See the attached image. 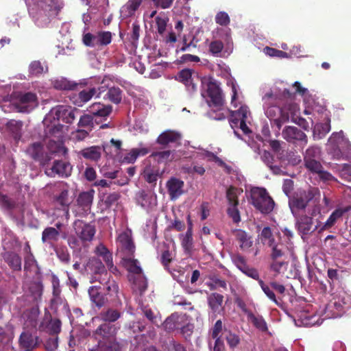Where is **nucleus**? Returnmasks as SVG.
Listing matches in <instances>:
<instances>
[{
    "label": "nucleus",
    "instance_id": "f257e3e1",
    "mask_svg": "<svg viewBox=\"0 0 351 351\" xmlns=\"http://www.w3.org/2000/svg\"><path fill=\"white\" fill-rule=\"evenodd\" d=\"M76 110L68 106H58L52 108L45 116L43 124L45 133L48 135L47 149L61 156H65L67 149L63 144V139L68 130V127L62 125L60 121L66 123H72L75 119Z\"/></svg>",
    "mask_w": 351,
    "mask_h": 351
},
{
    "label": "nucleus",
    "instance_id": "f03ea898",
    "mask_svg": "<svg viewBox=\"0 0 351 351\" xmlns=\"http://www.w3.org/2000/svg\"><path fill=\"white\" fill-rule=\"evenodd\" d=\"M34 23L40 28L47 27L64 6L63 0H24Z\"/></svg>",
    "mask_w": 351,
    "mask_h": 351
},
{
    "label": "nucleus",
    "instance_id": "7ed1b4c3",
    "mask_svg": "<svg viewBox=\"0 0 351 351\" xmlns=\"http://www.w3.org/2000/svg\"><path fill=\"white\" fill-rule=\"evenodd\" d=\"M291 95L289 90L285 89L280 93L274 88L267 91L262 97L263 109L265 115L272 121L271 124L276 127L279 132L282 124L289 120V115L286 112L287 108H280L278 105L283 98L290 97Z\"/></svg>",
    "mask_w": 351,
    "mask_h": 351
},
{
    "label": "nucleus",
    "instance_id": "20e7f679",
    "mask_svg": "<svg viewBox=\"0 0 351 351\" xmlns=\"http://www.w3.org/2000/svg\"><path fill=\"white\" fill-rule=\"evenodd\" d=\"M202 84V96L212 108L209 112L210 117L218 121L225 119L226 110L223 108V98L218 84L212 80H205Z\"/></svg>",
    "mask_w": 351,
    "mask_h": 351
},
{
    "label": "nucleus",
    "instance_id": "39448f33",
    "mask_svg": "<svg viewBox=\"0 0 351 351\" xmlns=\"http://www.w3.org/2000/svg\"><path fill=\"white\" fill-rule=\"evenodd\" d=\"M344 296L334 298L327 306L319 313L301 315L302 323L307 326L320 325L325 319H333L341 317L343 313L344 305L347 303Z\"/></svg>",
    "mask_w": 351,
    "mask_h": 351
},
{
    "label": "nucleus",
    "instance_id": "423d86ee",
    "mask_svg": "<svg viewBox=\"0 0 351 351\" xmlns=\"http://www.w3.org/2000/svg\"><path fill=\"white\" fill-rule=\"evenodd\" d=\"M319 199V190L317 188H309L306 191H301L296 197L291 200L290 208L292 213H294L295 209H304L308 203H311L313 206L311 215L313 217L320 213Z\"/></svg>",
    "mask_w": 351,
    "mask_h": 351
},
{
    "label": "nucleus",
    "instance_id": "0eeeda50",
    "mask_svg": "<svg viewBox=\"0 0 351 351\" xmlns=\"http://www.w3.org/2000/svg\"><path fill=\"white\" fill-rule=\"evenodd\" d=\"M86 269L92 274L90 280L91 283L98 281L101 284H105V289L108 293H116L117 291V285L114 281H110V276L106 270L105 266L99 259L97 258H90L86 265Z\"/></svg>",
    "mask_w": 351,
    "mask_h": 351
},
{
    "label": "nucleus",
    "instance_id": "6e6552de",
    "mask_svg": "<svg viewBox=\"0 0 351 351\" xmlns=\"http://www.w3.org/2000/svg\"><path fill=\"white\" fill-rule=\"evenodd\" d=\"M293 247L291 243H288L285 247H274L270 254L271 263L270 270L275 276L285 274L288 269L289 258L292 255Z\"/></svg>",
    "mask_w": 351,
    "mask_h": 351
},
{
    "label": "nucleus",
    "instance_id": "1a4fd4ad",
    "mask_svg": "<svg viewBox=\"0 0 351 351\" xmlns=\"http://www.w3.org/2000/svg\"><path fill=\"white\" fill-rule=\"evenodd\" d=\"M250 202L261 213H271L275 206L272 198L263 188L254 187L250 190Z\"/></svg>",
    "mask_w": 351,
    "mask_h": 351
},
{
    "label": "nucleus",
    "instance_id": "9d476101",
    "mask_svg": "<svg viewBox=\"0 0 351 351\" xmlns=\"http://www.w3.org/2000/svg\"><path fill=\"white\" fill-rule=\"evenodd\" d=\"M251 114L248 107L241 105L239 110L232 112L230 124L235 135L239 136L237 129H240L245 134L251 132L247 124L250 123Z\"/></svg>",
    "mask_w": 351,
    "mask_h": 351
},
{
    "label": "nucleus",
    "instance_id": "9b49d317",
    "mask_svg": "<svg viewBox=\"0 0 351 351\" xmlns=\"http://www.w3.org/2000/svg\"><path fill=\"white\" fill-rule=\"evenodd\" d=\"M348 145V140L344 137L343 132H333L328 138L326 145L327 151L335 159L343 158L341 148Z\"/></svg>",
    "mask_w": 351,
    "mask_h": 351
},
{
    "label": "nucleus",
    "instance_id": "f8f14e48",
    "mask_svg": "<svg viewBox=\"0 0 351 351\" xmlns=\"http://www.w3.org/2000/svg\"><path fill=\"white\" fill-rule=\"evenodd\" d=\"M163 327L168 332L177 329L184 332L185 328L191 331L193 328V325L189 323L188 317L185 314L178 313H173L167 317L163 323Z\"/></svg>",
    "mask_w": 351,
    "mask_h": 351
},
{
    "label": "nucleus",
    "instance_id": "ddd939ff",
    "mask_svg": "<svg viewBox=\"0 0 351 351\" xmlns=\"http://www.w3.org/2000/svg\"><path fill=\"white\" fill-rule=\"evenodd\" d=\"M117 256L121 258L134 255L135 247L130 231L127 230L119 234L117 239Z\"/></svg>",
    "mask_w": 351,
    "mask_h": 351
},
{
    "label": "nucleus",
    "instance_id": "4468645a",
    "mask_svg": "<svg viewBox=\"0 0 351 351\" xmlns=\"http://www.w3.org/2000/svg\"><path fill=\"white\" fill-rule=\"evenodd\" d=\"M16 110L21 112H29L38 104L36 94L32 93H21L13 101Z\"/></svg>",
    "mask_w": 351,
    "mask_h": 351
},
{
    "label": "nucleus",
    "instance_id": "2eb2a0df",
    "mask_svg": "<svg viewBox=\"0 0 351 351\" xmlns=\"http://www.w3.org/2000/svg\"><path fill=\"white\" fill-rule=\"evenodd\" d=\"M53 200L56 204L64 207L66 214L69 215L68 206L71 202L69 197V186L63 182L56 183L54 185Z\"/></svg>",
    "mask_w": 351,
    "mask_h": 351
},
{
    "label": "nucleus",
    "instance_id": "dca6fc26",
    "mask_svg": "<svg viewBox=\"0 0 351 351\" xmlns=\"http://www.w3.org/2000/svg\"><path fill=\"white\" fill-rule=\"evenodd\" d=\"M136 201L138 205L148 212L157 206V196L152 191H139L136 195Z\"/></svg>",
    "mask_w": 351,
    "mask_h": 351
},
{
    "label": "nucleus",
    "instance_id": "f3484780",
    "mask_svg": "<svg viewBox=\"0 0 351 351\" xmlns=\"http://www.w3.org/2000/svg\"><path fill=\"white\" fill-rule=\"evenodd\" d=\"M73 228L76 234L83 241H90L95 236V228L90 223L76 220L73 223Z\"/></svg>",
    "mask_w": 351,
    "mask_h": 351
},
{
    "label": "nucleus",
    "instance_id": "a211bd4d",
    "mask_svg": "<svg viewBox=\"0 0 351 351\" xmlns=\"http://www.w3.org/2000/svg\"><path fill=\"white\" fill-rule=\"evenodd\" d=\"M94 196V191L81 193L77 199V208L75 210L76 215L84 216L90 210Z\"/></svg>",
    "mask_w": 351,
    "mask_h": 351
},
{
    "label": "nucleus",
    "instance_id": "6ab92c4d",
    "mask_svg": "<svg viewBox=\"0 0 351 351\" xmlns=\"http://www.w3.org/2000/svg\"><path fill=\"white\" fill-rule=\"evenodd\" d=\"M237 190L234 188H230L227 191V198L229 202L228 214L234 222L238 223L241 220L239 212L237 209L238 200L237 197Z\"/></svg>",
    "mask_w": 351,
    "mask_h": 351
},
{
    "label": "nucleus",
    "instance_id": "aec40b11",
    "mask_svg": "<svg viewBox=\"0 0 351 351\" xmlns=\"http://www.w3.org/2000/svg\"><path fill=\"white\" fill-rule=\"evenodd\" d=\"M282 135L289 142L295 143L300 141L304 145L308 143L306 135L302 131L293 126L286 127L282 130Z\"/></svg>",
    "mask_w": 351,
    "mask_h": 351
},
{
    "label": "nucleus",
    "instance_id": "412c9836",
    "mask_svg": "<svg viewBox=\"0 0 351 351\" xmlns=\"http://www.w3.org/2000/svg\"><path fill=\"white\" fill-rule=\"evenodd\" d=\"M72 167L70 163L64 161H56L51 168L46 169L45 173L48 176L58 175L62 177L70 176Z\"/></svg>",
    "mask_w": 351,
    "mask_h": 351
},
{
    "label": "nucleus",
    "instance_id": "4be33fe9",
    "mask_svg": "<svg viewBox=\"0 0 351 351\" xmlns=\"http://www.w3.org/2000/svg\"><path fill=\"white\" fill-rule=\"evenodd\" d=\"M321 159H312L304 161L305 167L313 173L317 174L324 180H330L333 178L332 175L323 170L320 162Z\"/></svg>",
    "mask_w": 351,
    "mask_h": 351
},
{
    "label": "nucleus",
    "instance_id": "5701e85b",
    "mask_svg": "<svg viewBox=\"0 0 351 351\" xmlns=\"http://www.w3.org/2000/svg\"><path fill=\"white\" fill-rule=\"evenodd\" d=\"M149 152V149L143 143H140L138 147L130 149L121 159L123 163L130 164L134 162L138 157L144 156Z\"/></svg>",
    "mask_w": 351,
    "mask_h": 351
},
{
    "label": "nucleus",
    "instance_id": "b1692460",
    "mask_svg": "<svg viewBox=\"0 0 351 351\" xmlns=\"http://www.w3.org/2000/svg\"><path fill=\"white\" fill-rule=\"evenodd\" d=\"M178 80L185 85L187 90L190 93L197 90V84L195 82L194 77H193L192 70H182L178 75Z\"/></svg>",
    "mask_w": 351,
    "mask_h": 351
},
{
    "label": "nucleus",
    "instance_id": "393cba45",
    "mask_svg": "<svg viewBox=\"0 0 351 351\" xmlns=\"http://www.w3.org/2000/svg\"><path fill=\"white\" fill-rule=\"evenodd\" d=\"M226 84L231 90V104L233 107L237 108L239 105H241L242 101V95L239 87L236 80L231 76L228 77Z\"/></svg>",
    "mask_w": 351,
    "mask_h": 351
},
{
    "label": "nucleus",
    "instance_id": "a878e982",
    "mask_svg": "<svg viewBox=\"0 0 351 351\" xmlns=\"http://www.w3.org/2000/svg\"><path fill=\"white\" fill-rule=\"evenodd\" d=\"M283 108H287L286 112L289 114V119H291L293 123L299 125L305 130L308 128V126L306 120L299 116L300 108L298 104H290L285 106Z\"/></svg>",
    "mask_w": 351,
    "mask_h": 351
},
{
    "label": "nucleus",
    "instance_id": "bb28decb",
    "mask_svg": "<svg viewBox=\"0 0 351 351\" xmlns=\"http://www.w3.org/2000/svg\"><path fill=\"white\" fill-rule=\"evenodd\" d=\"M330 131V119L328 114H324L323 123H317L313 128L314 140L323 138Z\"/></svg>",
    "mask_w": 351,
    "mask_h": 351
},
{
    "label": "nucleus",
    "instance_id": "cd10ccee",
    "mask_svg": "<svg viewBox=\"0 0 351 351\" xmlns=\"http://www.w3.org/2000/svg\"><path fill=\"white\" fill-rule=\"evenodd\" d=\"M95 253L103 258L107 267L112 273L115 274L117 271L116 267L113 265L112 254L105 245L102 243L98 245L95 248Z\"/></svg>",
    "mask_w": 351,
    "mask_h": 351
},
{
    "label": "nucleus",
    "instance_id": "c85d7f7f",
    "mask_svg": "<svg viewBox=\"0 0 351 351\" xmlns=\"http://www.w3.org/2000/svg\"><path fill=\"white\" fill-rule=\"evenodd\" d=\"M20 346L27 351L34 349L38 345V337L25 331L21 333L19 339Z\"/></svg>",
    "mask_w": 351,
    "mask_h": 351
},
{
    "label": "nucleus",
    "instance_id": "c756f323",
    "mask_svg": "<svg viewBox=\"0 0 351 351\" xmlns=\"http://www.w3.org/2000/svg\"><path fill=\"white\" fill-rule=\"evenodd\" d=\"M167 187L171 199H175L183 193L184 182L173 178L167 182Z\"/></svg>",
    "mask_w": 351,
    "mask_h": 351
},
{
    "label": "nucleus",
    "instance_id": "7c9ffc66",
    "mask_svg": "<svg viewBox=\"0 0 351 351\" xmlns=\"http://www.w3.org/2000/svg\"><path fill=\"white\" fill-rule=\"evenodd\" d=\"M141 3L142 0H128L120 9L121 17L124 19L134 16Z\"/></svg>",
    "mask_w": 351,
    "mask_h": 351
},
{
    "label": "nucleus",
    "instance_id": "2f4dec72",
    "mask_svg": "<svg viewBox=\"0 0 351 351\" xmlns=\"http://www.w3.org/2000/svg\"><path fill=\"white\" fill-rule=\"evenodd\" d=\"M234 236L239 244L240 248L246 251L249 250L253 245V240L246 232L242 230H235L233 232Z\"/></svg>",
    "mask_w": 351,
    "mask_h": 351
},
{
    "label": "nucleus",
    "instance_id": "473e14b6",
    "mask_svg": "<svg viewBox=\"0 0 351 351\" xmlns=\"http://www.w3.org/2000/svg\"><path fill=\"white\" fill-rule=\"evenodd\" d=\"M96 93L97 89L95 87H92L89 90H83L77 95H73L71 97V100L75 105L82 106L85 103L90 101Z\"/></svg>",
    "mask_w": 351,
    "mask_h": 351
},
{
    "label": "nucleus",
    "instance_id": "72a5a7b5",
    "mask_svg": "<svg viewBox=\"0 0 351 351\" xmlns=\"http://www.w3.org/2000/svg\"><path fill=\"white\" fill-rule=\"evenodd\" d=\"M181 138V134L175 130H166L159 135L157 143L165 145L170 143H175Z\"/></svg>",
    "mask_w": 351,
    "mask_h": 351
},
{
    "label": "nucleus",
    "instance_id": "f704fd0d",
    "mask_svg": "<svg viewBox=\"0 0 351 351\" xmlns=\"http://www.w3.org/2000/svg\"><path fill=\"white\" fill-rule=\"evenodd\" d=\"M223 332V326L221 320H217L212 330V337L215 339V346L213 351L223 350V339L221 334Z\"/></svg>",
    "mask_w": 351,
    "mask_h": 351
},
{
    "label": "nucleus",
    "instance_id": "c9c22d12",
    "mask_svg": "<svg viewBox=\"0 0 351 351\" xmlns=\"http://www.w3.org/2000/svg\"><path fill=\"white\" fill-rule=\"evenodd\" d=\"M60 236V233L56 228L47 227L43 231L42 241L53 246L58 241Z\"/></svg>",
    "mask_w": 351,
    "mask_h": 351
},
{
    "label": "nucleus",
    "instance_id": "e433bc0d",
    "mask_svg": "<svg viewBox=\"0 0 351 351\" xmlns=\"http://www.w3.org/2000/svg\"><path fill=\"white\" fill-rule=\"evenodd\" d=\"M133 256H124L121 258L123 265L131 274H142V269L136 259L133 258Z\"/></svg>",
    "mask_w": 351,
    "mask_h": 351
},
{
    "label": "nucleus",
    "instance_id": "4c0bfd02",
    "mask_svg": "<svg viewBox=\"0 0 351 351\" xmlns=\"http://www.w3.org/2000/svg\"><path fill=\"white\" fill-rule=\"evenodd\" d=\"M260 239L263 244L269 245L271 250L274 247H283V243L282 242L276 243L273 237L271 230L269 227H265L260 234Z\"/></svg>",
    "mask_w": 351,
    "mask_h": 351
},
{
    "label": "nucleus",
    "instance_id": "58836bf2",
    "mask_svg": "<svg viewBox=\"0 0 351 351\" xmlns=\"http://www.w3.org/2000/svg\"><path fill=\"white\" fill-rule=\"evenodd\" d=\"M189 228L185 234H181L182 239V246L184 249L185 252L189 253L193 246V232H192V222L191 221L190 216L189 215L187 217Z\"/></svg>",
    "mask_w": 351,
    "mask_h": 351
},
{
    "label": "nucleus",
    "instance_id": "ea45409f",
    "mask_svg": "<svg viewBox=\"0 0 351 351\" xmlns=\"http://www.w3.org/2000/svg\"><path fill=\"white\" fill-rule=\"evenodd\" d=\"M348 210V208H337L329 216L326 221L321 228V230H328L332 228L337 221L342 217L343 214Z\"/></svg>",
    "mask_w": 351,
    "mask_h": 351
},
{
    "label": "nucleus",
    "instance_id": "a19ab883",
    "mask_svg": "<svg viewBox=\"0 0 351 351\" xmlns=\"http://www.w3.org/2000/svg\"><path fill=\"white\" fill-rule=\"evenodd\" d=\"M100 287L92 286L88 289V294L90 300L96 306L101 307L106 303V298L100 291Z\"/></svg>",
    "mask_w": 351,
    "mask_h": 351
},
{
    "label": "nucleus",
    "instance_id": "79ce46f5",
    "mask_svg": "<svg viewBox=\"0 0 351 351\" xmlns=\"http://www.w3.org/2000/svg\"><path fill=\"white\" fill-rule=\"evenodd\" d=\"M150 157L153 158L154 160L158 162H167L178 158V157L176 156V153L169 150L154 153Z\"/></svg>",
    "mask_w": 351,
    "mask_h": 351
},
{
    "label": "nucleus",
    "instance_id": "37998d69",
    "mask_svg": "<svg viewBox=\"0 0 351 351\" xmlns=\"http://www.w3.org/2000/svg\"><path fill=\"white\" fill-rule=\"evenodd\" d=\"M80 154L88 160L97 161L101 157V152L99 147L92 146L82 149Z\"/></svg>",
    "mask_w": 351,
    "mask_h": 351
},
{
    "label": "nucleus",
    "instance_id": "c03bdc74",
    "mask_svg": "<svg viewBox=\"0 0 351 351\" xmlns=\"http://www.w3.org/2000/svg\"><path fill=\"white\" fill-rule=\"evenodd\" d=\"M53 86L58 90H73L77 84L73 82L69 81L64 77H58L52 80Z\"/></svg>",
    "mask_w": 351,
    "mask_h": 351
},
{
    "label": "nucleus",
    "instance_id": "a18cd8bd",
    "mask_svg": "<svg viewBox=\"0 0 351 351\" xmlns=\"http://www.w3.org/2000/svg\"><path fill=\"white\" fill-rule=\"evenodd\" d=\"M297 226L300 232H301L303 234H308L312 230V217L307 216L300 217L299 219H298Z\"/></svg>",
    "mask_w": 351,
    "mask_h": 351
},
{
    "label": "nucleus",
    "instance_id": "49530a36",
    "mask_svg": "<svg viewBox=\"0 0 351 351\" xmlns=\"http://www.w3.org/2000/svg\"><path fill=\"white\" fill-rule=\"evenodd\" d=\"M261 159L274 173L277 175L284 174V171L279 167L272 165L274 157L269 152L264 151L261 155Z\"/></svg>",
    "mask_w": 351,
    "mask_h": 351
},
{
    "label": "nucleus",
    "instance_id": "de8ad7c7",
    "mask_svg": "<svg viewBox=\"0 0 351 351\" xmlns=\"http://www.w3.org/2000/svg\"><path fill=\"white\" fill-rule=\"evenodd\" d=\"M122 143L121 141L112 138L109 143L104 146V151L110 156H115L119 153Z\"/></svg>",
    "mask_w": 351,
    "mask_h": 351
},
{
    "label": "nucleus",
    "instance_id": "09e8293b",
    "mask_svg": "<svg viewBox=\"0 0 351 351\" xmlns=\"http://www.w3.org/2000/svg\"><path fill=\"white\" fill-rule=\"evenodd\" d=\"M4 258L8 264L14 270H20L21 268V260L20 256L12 252L5 253Z\"/></svg>",
    "mask_w": 351,
    "mask_h": 351
},
{
    "label": "nucleus",
    "instance_id": "8fccbe9b",
    "mask_svg": "<svg viewBox=\"0 0 351 351\" xmlns=\"http://www.w3.org/2000/svg\"><path fill=\"white\" fill-rule=\"evenodd\" d=\"M196 157L206 160H213L217 162L220 166L225 165L224 162L214 155L213 153L206 151L201 148H197L196 151Z\"/></svg>",
    "mask_w": 351,
    "mask_h": 351
},
{
    "label": "nucleus",
    "instance_id": "3c124183",
    "mask_svg": "<svg viewBox=\"0 0 351 351\" xmlns=\"http://www.w3.org/2000/svg\"><path fill=\"white\" fill-rule=\"evenodd\" d=\"M27 153L34 159L41 160L44 154V148L40 143H35L27 149Z\"/></svg>",
    "mask_w": 351,
    "mask_h": 351
},
{
    "label": "nucleus",
    "instance_id": "603ef678",
    "mask_svg": "<svg viewBox=\"0 0 351 351\" xmlns=\"http://www.w3.org/2000/svg\"><path fill=\"white\" fill-rule=\"evenodd\" d=\"M48 71L47 65L42 64L40 61L34 60L29 66V73L31 75H38Z\"/></svg>",
    "mask_w": 351,
    "mask_h": 351
},
{
    "label": "nucleus",
    "instance_id": "864d4df0",
    "mask_svg": "<svg viewBox=\"0 0 351 351\" xmlns=\"http://www.w3.org/2000/svg\"><path fill=\"white\" fill-rule=\"evenodd\" d=\"M223 297L218 293H213L208 297V304L214 312H218L221 308Z\"/></svg>",
    "mask_w": 351,
    "mask_h": 351
},
{
    "label": "nucleus",
    "instance_id": "5fc2aeb1",
    "mask_svg": "<svg viewBox=\"0 0 351 351\" xmlns=\"http://www.w3.org/2000/svg\"><path fill=\"white\" fill-rule=\"evenodd\" d=\"M248 319L252 322L254 326L261 331H267V323L262 316L255 315L250 313L247 315Z\"/></svg>",
    "mask_w": 351,
    "mask_h": 351
},
{
    "label": "nucleus",
    "instance_id": "6e6d98bb",
    "mask_svg": "<svg viewBox=\"0 0 351 351\" xmlns=\"http://www.w3.org/2000/svg\"><path fill=\"white\" fill-rule=\"evenodd\" d=\"M312 159H321V149L319 147L311 146L306 150L304 161Z\"/></svg>",
    "mask_w": 351,
    "mask_h": 351
},
{
    "label": "nucleus",
    "instance_id": "4d7b16f0",
    "mask_svg": "<svg viewBox=\"0 0 351 351\" xmlns=\"http://www.w3.org/2000/svg\"><path fill=\"white\" fill-rule=\"evenodd\" d=\"M6 125L9 131L13 134L15 138L19 137L20 131L23 125L21 121L16 120H10L7 122Z\"/></svg>",
    "mask_w": 351,
    "mask_h": 351
},
{
    "label": "nucleus",
    "instance_id": "13d9d810",
    "mask_svg": "<svg viewBox=\"0 0 351 351\" xmlns=\"http://www.w3.org/2000/svg\"><path fill=\"white\" fill-rule=\"evenodd\" d=\"M83 42L86 46L92 47L102 45L101 43H100V40L97 34L95 35L90 33L86 34L83 37Z\"/></svg>",
    "mask_w": 351,
    "mask_h": 351
},
{
    "label": "nucleus",
    "instance_id": "bf43d9fd",
    "mask_svg": "<svg viewBox=\"0 0 351 351\" xmlns=\"http://www.w3.org/2000/svg\"><path fill=\"white\" fill-rule=\"evenodd\" d=\"M155 21L158 32L160 34H162L166 29L167 24L169 21L168 18L165 14H159L156 17Z\"/></svg>",
    "mask_w": 351,
    "mask_h": 351
},
{
    "label": "nucleus",
    "instance_id": "052dcab7",
    "mask_svg": "<svg viewBox=\"0 0 351 351\" xmlns=\"http://www.w3.org/2000/svg\"><path fill=\"white\" fill-rule=\"evenodd\" d=\"M258 284L261 286L263 291L267 295V297L274 302L276 304L279 305V302L276 299V295L270 287L265 285L262 280H258Z\"/></svg>",
    "mask_w": 351,
    "mask_h": 351
},
{
    "label": "nucleus",
    "instance_id": "680f3d73",
    "mask_svg": "<svg viewBox=\"0 0 351 351\" xmlns=\"http://www.w3.org/2000/svg\"><path fill=\"white\" fill-rule=\"evenodd\" d=\"M108 99L114 104H118L121 100V90L119 88L111 87L108 92Z\"/></svg>",
    "mask_w": 351,
    "mask_h": 351
},
{
    "label": "nucleus",
    "instance_id": "e2e57ef3",
    "mask_svg": "<svg viewBox=\"0 0 351 351\" xmlns=\"http://www.w3.org/2000/svg\"><path fill=\"white\" fill-rule=\"evenodd\" d=\"M120 317V314L116 310L109 309L101 313V317L106 322H114Z\"/></svg>",
    "mask_w": 351,
    "mask_h": 351
},
{
    "label": "nucleus",
    "instance_id": "0e129e2a",
    "mask_svg": "<svg viewBox=\"0 0 351 351\" xmlns=\"http://www.w3.org/2000/svg\"><path fill=\"white\" fill-rule=\"evenodd\" d=\"M338 171L340 176L348 181H351V165L344 164L342 165H338Z\"/></svg>",
    "mask_w": 351,
    "mask_h": 351
},
{
    "label": "nucleus",
    "instance_id": "69168bd1",
    "mask_svg": "<svg viewBox=\"0 0 351 351\" xmlns=\"http://www.w3.org/2000/svg\"><path fill=\"white\" fill-rule=\"evenodd\" d=\"M264 52L265 53V54H267L271 57H278V58H287L290 57V56L285 51H282L280 50H277L276 49L268 47H267L264 49Z\"/></svg>",
    "mask_w": 351,
    "mask_h": 351
},
{
    "label": "nucleus",
    "instance_id": "338daca9",
    "mask_svg": "<svg viewBox=\"0 0 351 351\" xmlns=\"http://www.w3.org/2000/svg\"><path fill=\"white\" fill-rule=\"evenodd\" d=\"M293 87L295 88V93L303 97L304 101H306V97L309 95L308 90L303 87L299 82H295L293 84Z\"/></svg>",
    "mask_w": 351,
    "mask_h": 351
},
{
    "label": "nucleus",
    "instance_id": "774afa93",
    "mask_svg": "<svg viewBox=\"0 0 351 351\" xmlns=\"http://www.w3.org/2000/svg\"><path fill=\"white\" fill-rule=\"evenodd\" d=\"M215 21L220 25H227L230 23V18L226 12H219L215 16Z\"/></svg>",
    "mask_w": 351,
    "mask_h": 351
}]
</instances>
